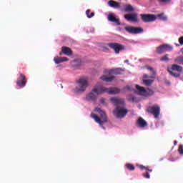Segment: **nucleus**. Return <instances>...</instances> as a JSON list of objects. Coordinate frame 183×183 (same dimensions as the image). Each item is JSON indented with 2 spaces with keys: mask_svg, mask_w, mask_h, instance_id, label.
<instances>
[{
  "mask_svg": "<svg viewBox=\"0 0 183 183\" xmlns=\"http://www.w3.org/2000/svg\"><path fill=\"white\" fill-rule=\"evenodd\" d=\"M126 168H127L129 171H134L135 169V166H134L132 164L127 163L126 164Z\"/></svg>",
  "mask_w": 183,
  "mask_h": 183,
  "instance_id": "a878e982",
  "label": "nucleus"
},
{
  "mask_svg": "<svg viewBox=\"0 0 183 183\" xmlns=\"http://www.w3.org/2000/svg\"><path fill=\"white\" fill-rule=\"evenodd\" d=\"M125 12H134V7L131 4H127L124 8Z\"/></svg>",
  "mask_w": 183,
  "mask_h": 183,
  "instance_id": "b1692460",
  "label": "nucleus"
},
{
  "mask_svg": "<svg viewBox=\"0 0 183 183\" xmlns=\"http://www.w3.org/2000/svg\"><path fill=\"white\" fill-rule=\"evenodd\" d=\"M125 30L129 32V34H142L144 32V29L142 27H134V26H126Z\"/></svg>",
  "mask_w": 183,
  "mask_h": 183,
  "instance_id": "6e6552de",
  "label": "nucleus"
},
{
  "mask_svg": "<svg viewBox=\"0 0 183 183\" xmlns=\"http://www.w3.org/2000/svg\"><path fill=\"white\" fill-rule=\"evenodd\" d=\"M179 43L180 45H183V36L179 38Z\"/></svg>",
  "mask_w": 183,
  "mask_h": 183,
  "instance_id": "2f4dec72",
  "label": "nucleus"
},
{
  "mask_svg": "<svg viewBox=\"0 0 183 183\" xmlns=\"http://www.w3.org/2000/svg\"><path fill=\"white\" fill-rule=\"evenodd\" d=\"M127 99L128 101H129V102H137V101H138V99H137V97H135V96L132 95V94H129L127 97Z\"/></svg>",
  "mask_w": 183,
  "mask_h": 183,
  "instance_id": "4be33fe9",
  "label": "nucleus"
},
{
  "mask_svg": "<svg viewBox=\"0 0 183 183\" xmlns=\"http://www.w3.org/2000/svg\"><path fill=\"white\" fill-rule=\"evenodd\" d=\"M102 81H104V82H112V80L115 79V76H107L105 75H103L100 77Z\"/></svg>",
  "mask_w": 183,
  "mask_h": 183,
  "instance_id": "a211bd4d",
  "label": "nucleus"
},
{
  "mask_svg": "<svg viewBox=\"0 0 183 183\" xmlns=\"http://www.w3.org/2000/svg\"><path fill=\"white\" fill-rule=\"evenodd\" d=\"M143 78H149V76H148V75H147V74H144V75L143 76Z\"/></svg>",
  "mask_w": 183,
  "mask_h": 183,
  "instance_id": "58836bf2",
  "label": "nucleus"
},
{
  "mask_svg": "<svg viewBox=\"0 0 183 183\" xmlns=\"http://www.w3.org/2000/svg\"><path fill=\"white\" fill-rule=\"evenodd\" d=\"M147 69H149V71H151L153 75H155V71H154V68L148 66Z\"/></svg>",
  "mask_w": 183,
  "mask_h": 183,
  "instance_id": "c756f323",
  "label": "nucleus"
},
{
  "mask_svg": "<svg viewBox=\"0 0 183 183\" xmlns=\"http://www.w3.org/2000/svg\"><path fill=\"white\" fill-rule=\"evenodd\" d=\"M108 19L110 22H115L116 25H121L119 19H117L115 16L112 14H109Z\"/></svg>",
  "mask_w": 183,
  "mask_h": 183,
  "instance_id": "2eb2a0df",
  "label": "nucleus"
},
{
  "mask_svg": "<svg viewBox=\"0 0 183 183\" xmlns=\"http://www.w3.org/2000/svg\"><path fill=\"white\" fill-rule=\"evenodd\" d=\"M109 5L112 8H120L121 4L114 0L109 1Z\"/></svg>",
  "mask_w": 183,
  "mask_h": 183,
  "instance_id": "aec40b11",
  "label": "nucleus"
},
{
  "mask_svg": "<svg viewBox=\"0 0 183 183\" xmlns=\"http://www.w3.org/2000/svg\"><path fill=\"white\" fill-rule=\"evenodd\" d=\"M61 52H63L64 55H67L68 56H70V55H72V50H71L69 47L62 46Z\"/></svg>",
  "mask_w": 183,
  "mask_h": 183,
  "instance_id": "f3484780",
  "label": "nucleus"
},
{
  "mask_svg": "<svg viewBox=\"0 0 183 183\" xmlns=\"http://www.w3.org/2000/svg\"><path fill=\"white\" fill-rule=\"evenodd\" d=\"M136 89L137 90V94L139 95H143V97H147V90L145 89V88L137 84Z\"/></svg>",
  "mask_w": 183,
  "mask_h": 183,
  "instance_id": "4468645a",
  "label": "nucleus"
},
{
  "mask_svg": "<svg viewBox=\"0 0 183 183\" xmlns=\"http://www.w3.org/2000/svg\"><path fill=\"white\" fill-rule=\"evenodd\" d=\"M171 51H172V46L168 44H163L159 47H157L156 52L157 54H164V52H169Z\"/></svg>",
  "mask_w": 183,
  "mask_h": 183,
  "instance_id": "1a4fd4ad",
  "label": "nucleus"
},
{
  "mask_svg": "<svg viewBox=\"0 0 183 183\" xmlns=\"http://www.w3.org/2000/svg\"><path fill=\"white\" fill-rule=\"evenodd\" d=\"M121 90L118 88H107L102 86H95L92 89V92L89 93L86 96V101H95L97 99V95H101V94H109L110 95H115L119 94Z\"/></svg>",
  "mask_w": 183,
  "mask_h": 183,
  "instance_id": "f257e3e1",
  "label": "nucleus"
},
{
  "mask_svg": "<svg viewBox=\"0 0 183 183\" xmlns=\"http://www.w3.org/2000/svg\"><path fill=\"white\" fill-rule=\"evenodd\" d=\"M94 111L95 112H98V114H99L100 117H98V115L92 113V118H94V121L97 122V124H99L100 127H103L104 124L108 122V117L107 116V113H105V112L102 111L99 108H96Z\"/></svg>",
  "mask_w": 183,
  "mask_h": 183,
  "instance_id": "7ed1b4c3",
  "label": "nucleus"
},
{
  "mask_svg": "<svg viewBox=\"0 0 183 183\" xmlns=\"http://www.w3.org/2000/svg\"><path fill=\"white\" fill-rule=\"evenodd\" d=\"M147 95H154V91H152V89H149V93L148 92H147Z\"/></svg>",
  "mask_w": 183,
  "mask_h": 183,
  "instance_id": "473e14b6",
  "label": "nucleus"
},
{
  "mask_svg": "<svg viewBox=\"0 0 183 183\" xmlns=\"http://www.w3.org/2000/svg\"><path fill=\"white\" fill-rule=\"evenodd\" d=\"M178 152H179V154H180V155H183V146H182V144L179 145Z\"/></svg>",
  "mask_w": 183,
  "mask_h": 183,
  "instance_id": "cd10ccee",
  "label": "nucleus"
},
{
  "mask_svg": "<svg viewBox=\"0 0 183 183\" xmlns=\"http://www.w3.org/2000/svg\"><path fill=\"white\" fill-rule=\"evenodd\" d=\"M146 171H148V172H152V169H149V167H148V169H146Z\"/></svg>",
  "mask_w": 183,
  "mask_h": 183,
  "instance_id": "4c0bfd02",
  "label": "nucleus"
},
{
  "mask_svg": "<svg viewBox=\"0 0 183 183\" xmlns=\"http://www.w3.org/2000/svg\"><path fill=\"white\" fill-rule=\"evenodd\" d=\"M159 2H171V0H159Z\"/></svg>",
  "mask_w": 183,
  "mask_h": 183,
  "instance_id": "72a5a7b5",
  "label": "nucleus"
},
{
  "mask_svg": "<svg viewBox=\"0 0 183 183\" xmlns=\"http://www.w3.org/2000/svg\"><path fill=\"white\" fill-rule=\"evenodd\" d=\"M178 144V142H177V140L174 141V145H177Z\"/></svg>",
  "mask_w": 183,
  "mask_h": 183,
  "instance_id": "e433bc0d",
  "label": "nucleus"
},
{
  "mask_svg": "<svg viewBox=\"0 0 183 183\" xmlns=\"http://www.w3.org/2000/svg\"><path fill=\"white\" fill-rule=\"evenodd\" d=\"M143 177L144 178H147V179H149L151 178V176L149 175V172H147L146 174L143 173Z\"/></svg>",
  "mask_w": 183,
  "mask_h": 183,
  "instance_id": "c85d7f7f",
  "label": "nucleus"
},
{
  "mask_svg": "<svg viewBox=\"0 0 183 183\" xmlns=\"http://www.w3.org/2000/svg\"><path fill=\"white\" fill-rule=\"evenodd\" d=\"M155 81V76H151L150 79H143V83L144 85H147V86H149Z\"/></svg>",
  "mask_w": 183,
  "mask_h": 183,
  "instance_id": "412c9836",
  "label": "nucleus"
},
{
  "mask_svg": "<svg viewBox=\"0 0 183 183\" xmlns=\"http://www.w3.org/2000/svg\"><path fill=\"white\" fill-rule=\"evenodd\" d=\"M139 168H140V169H148V167H145V166H144L142 164H140L139 166Z\"/></svg>",
  "mask_w": 183,
  "mask_h": 183,
  "instance_id": "7c9ffc66",
  "label": "nucleus"
},
{
  "mask_svg": "<svg viewBox=\"0 0 183 183\" xmlns=\"http://www.w3.org/2000/svg\"><path fill=\"white\" fill-rule=\"evenodd\" d=\"M100 102H102V104H104V102H105V99H100Z\"/></svg>",
  "mask_w": 183,
  "mask_h": 183,
  "instance_id": "c9c22d12",
  "label": "nucleus"
},
{
  "mask_svg": "<svg viewBox=\"0 0 183 183\" xmlns=\"http://www.w3.org/2000/svg\"><path fill=\"white\" fill-rule=\"evenodd\" d=\"M168 56H169V54H165L160 59V61L162 62H168L169 61V58Z\"/></svg>",
  "mask_w": 183,
  "mask_h": 183,
  "instance_id": "bb28decb",
  "label": "nucleus"
},
{
  "mask_svg": "<svg viewBox=\"0 0 183 183\" xmlns=\"http://www.w3.org/2000/svg\"><path fill=\"white\" fill-rule=\"evenodd\" d=\"M77 85L78 86L76 87V91L78 92H84V91H85L88 86V78H80L77 81Z\"/></svg>",
  "mask_w": 183,
  "mask_h": 183,
  "instance_id": "39448f33",
  "label": "nucleus"
},
{
  "mask_svg": "<svg viewBox=\"0 0 183 183\" xmlns=\"http://www.w3.org/2000/svg\"><path fill=\"white\" fill-rule=\"evenodd\" d=\"M108 46L112 49H114L115 54H119V51H122V45L118 43H109Z\"/></svg>",
  "mask_w": 183,
  "mask_h": 183,
  "instance_id": "f8f14e48",
  "label": "nucleus"
},
{
  "mask_svg": "<svg viewBox=\"0 0 183 183\" xmlns=\"http://www.w3.org/2000/svg\"><path fill=\"white\" fill-rule=\"evenodd\" d=\"M156 16L157 19L158 18L159 19H160V21H167L168 19V18L167 17V16H165V14H164V13L157 14Z\"/></svg>",
  "mask_w": 183,
  "mask_h": 183,
  "instance_id": "5701e85b",
  "label": "nucleus"
},
{
  "mask_svg": "<svg viewBox=\"0 0 183 183\" xmlns=\"http://www.w3.org/2000/svg\"><path fill=\"white\" fill-rule=\"evenodd\" d=\"M16 85L19 88H24L26 85V77L22 73L19 74V76L16 81Z\"/></svg>",
  "mask_w": 183,
  "mask_h": 183,
  "instance_id": "9d476101",
  "label": "nucleus"
},
{
  "mask_svg": "<svg viewBox=\"0 0 183 183\" xmlns=\"http://www.w3.org/2000/svg\"><path fill=\"white\" fill-rule=\"evenodd\" d=\"M140 16L143 22L148 23V22H154V21H157V15L155 14H140Z\"/></svg>",
  "mask_w": 183,
  "mask_h": 183,
  "instance_id": "0eeeda50",
  "label": "nucleus"
},
{
  "mask_svg": "<svg viewBox=\"0 0 183 183\" xmlns=\"http://www.w3.org/2000/svg\"><path fill=\"white\" fill-rule=\"evenodd\" d=\"M124 19L129 22H139V19H138V14H127L124 15Z\"/></svg>",
  "mask_w": 183,
  "mask_h": 183,
  "instance_id": "9b49d317",
  "label": "nucleus"
},
{
  "mask_svg": "<svg viewBox=\"0 0 183 183\" xmlns=\"http://www.w3.org/2000/svg\"><path fill=\"white\" fill-rule=\"evenodd\" d=\"M110 101L116 107L114 111V115H115L117 118H124L127 114H128V109L124 107H125V100L118 97H112L110 99Z\"/></svg>",
  "mask_w": 183,
  "mask_h": 183,
  "instance_id": "f03ea898",
  "label": "nucleus"
},
{
  "mask_svg": "<svg viewBox=\"0 0 183 183\" xmlns=\"http://www.w3.org/2000/svg\"><path fill=\"white\" fill-rule=\"evenodd\" d=\"M125 72V69L115 68L108 71L109 75H122Z\"/></svg>",
  "mask_w": 183,
  "mask_h": 183,
  "instance_id": "ddd939ff",
  "label": "nucleus"
},
{
  "mask_svg": "<svg viewBox=\"0 0 183 183\" xmlns=\"http://www.w3.org/2000/svg\"><path fill=\"white\" fill-rule=\"evenodd\" d=\"M86 15L87 16V18H93V16H95V13H94V12L91 13V10L90 9H87L86 11Z\"/></svg>",
  "mask_w": 183,
  "mask_h": 183,
  "instance_id": "393cba45",
  "label": "nucleus"
},
{
  "mask_svg": "<svg viewBox=\"0 0 183 183\" xmlns=\"http://www.w3.org/2000/svg\"><path fill=\"white\" fill-rule=\"evenodd\" d=\"M54 61L55 64H61V62H66V61H68V58L56 56L54 57Z\"/></svg>",
  "mask_w": 183,
  "mask_h": 183,
  "instance_id": "6ab92c4d",
  "label": "nucleus"
},
{
  "mask_svg": "<svg viewBox=\"0 0 183 183\" xmlns=\"http://www.w3.org/2000/svg\"><path fill=\"white\" fill-rule=\"evenodd\" d=\"M126 88H127V91H131V86H127Z\"/></svg>",
  "mask_w": 183,
  "mask_h": 183,
  "instance_id": "f704fd0d",
  "label": "nucleus"
},
{
  "mask_svg": "<svg viewBox=\"0 0 183 183\" xmlns=\"http://www.w3.org/2000/svg\"><path fill=\"white\" fill-rule=\"evenodd\" d=\"M137 124L139 125V127H140V128H145V127L148 126V123H147V122L144 121V119H142V117H139L138 119Z\"/></svg>",
  "mask_w": 183,
  "mask_h": 183,
  "instance_id": "dca6fc26",
  "label": "nucleus"
},
{
  "mask_svg": "<svg viewBox=\"0 0 183 183\" xmlns=\"http://www.w3.org/2000/svg\"><path fill=\"white\" fill-rule=\"evenodd\" d=\"M147 112L154 115V118H159V114H161V108L158 104H154L147 108Z\"/></svg>",
  "mask_w": 183,
  "mask_h": 183,
  "instance_id": "423d86ee",
  "label": "nucleus"
},
{
  "mask_svg": "<svg viewBox=\"0 0 183 183\" xmlns=\"http://www.w3.org/2000/svg\"><path fill=\"white\" fill-rule=\"evenodd\" d=\"M182 66L178 64H172V68H167L169 74L174 78H179V76H181V72H182Z\"/></svg>",
  "mask_w": 183,
  "mask_h": 183,
  "instance_id": "20e7f679",
  "label": "nucleus"
}]
</instances>
